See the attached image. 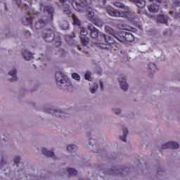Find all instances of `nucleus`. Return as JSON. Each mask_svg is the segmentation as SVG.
<instances>
[{"instance_id":"15","label":"nucleus","mask_w":180,"mask_h":180,"mask_svg":"<svg viewBox=\"0 0 180 180\" xmlns=\"http://www.w3.org/2000/svg\"><path fill=\"white\" fill-rule=\"evenodd\" d=\"M124 41H134V35L130 32H124Z\"/></svg>"},{"instance_id":"54","label":"nucleus","mask_w":180,"mask_h":180,"mask_svg":"<svg viewBox=\"0 0 180 180\" xmlns=\"http://www.w3.org/2000/svg\"><path fill=\"white\" fill-rule=\"evenodd\" d=\"M98 75H102V71L98 72Z\"/></svg>"},{"instance_id":"12","label":"nucleus","mask_w":180,"mask_h":180,"mask_svg":"<svg viewBox=\"0 0 180 180\" xmlns=\"http://www.w3.org/2000/svg\"><path fill=\"white\" fill-rule=\"evenodd\" d=\"M89 144L92 147L91 148V151L94 153H101V150L98 147V145H96V141H95V139H90Z\"/></svg>"},{"instance_id":"38","label":"nucleus","mask_w":180,"mask_h":180,"mask_svg":"<svg viewBox=\"0 0 180 180\" xmlns=\"http://www.w3.org/2000/svg\"><path fill=\"white\" fill-rule=\"evenodd\" d=\"M113 113L115 115H121L122 114V110L120 108H112V109Z\"/></svg>"},{"instance_id":"7","label":"nucleus","mask_w":180,"mask_h":180,"mask_svg":"<svg viewBox=\"0 0 180 180\" xmlns=\"http://www.w3.org/2000/svg\"><path fill=\"white\" fill-rule=\"evenodd\" d=\"M48 113L52 115V116H56V117H60V119H67L68 117V114L64 112L61 110L49 109Z\"/></svg>"},{"instance_id":"16","label":"nucleus","mask_w":180,"mask_h":180,"mask_svg":"<svg viewBox=\"0 0 180 180\" xmlns=\"http://www.w3.org/2000/svg\"><path fill=\"white\" fill-rule=\"evenodd\" d=\"M130 2H133L138 6V8H143L146 6V1L144 0H129Z\"/></svg>"},{"instance_id":"34","label":"nucleus","mask_w":180,"mask_h":180,"mask_svg":"<svg viewBox=\"0 0 180 180\" xmlns=\"http://www.w3.org/2000/svg\"><path fill=\"white\" fill-rule=\"evenodd\" d=\"M98 84L94 83V85L90 87V91L91 92V94H95V92L98 91Z\"/></svg>"},{"instance_id":"56","label":"nucleus","mask_w":180,"mask_h":180,"mask_svg":"<svg viewBox=\"0 0 180 180\" xmlns=\"http://www.w3.org/2000/svg\"><path fill=\"white\" fill-rule=\"evenodd\" d=\"M40 6H43V3H40Z\"/></svg>"},{"instance_id":"25","label":"nucleus","mask_w":180,"mask_h":180,"mask_svg":"<svg viewBox=\"0 0 180 180\" xmlns=\"http://www.w3.org/2000/svg\"><path fill=\"white\" fill-rule=\"evenodd\" d=\"M77 150H78V147H77V146H75L74 144L68 145L67 147V150L69 153H74V152L77 151Z\"/></svg>"},{"instance_id":"27","label":"nucleus","mask_w":180,"mask_h":180,"mask_svg":"<svg viewBox=\"0 0 180 180\" xmlns=\"http://www.w3.org/2000/svg\"><path fill=\"white\" fill-rule=\"evenodd\" d=\"M166 172L165 169L164 168H162V167H160L158 168V172H157V175L158 176H162L164 175H165Z\"/></svg>"},{"instance_id":"9","label":"nucleus","mask_w":180,"mask_h":180,"mask_svg":"<svg viewBox=\"0 0 180 180\" xmlns=\"http://www.w3.org/2000/svg\"><path fill=\"white\" fill-rule=\"evenodd\" d=\"M21 56L25 61H30V60H32V58H34L33 57L32 53L26 49H22L21 51Z\"/></svg>"},{"instance_id":"22","label":"nucleus","mask_w":180,"mask_h":180,"mask_svg":"<svg viewBox=\"0 0 180 180\" xmlns=\"http://www.w3.org/2000/svg\"><path fill=\"white\" fill-rule=\"evenodd\" d=\"M22 23L25 26H29V25H32V20L29 17H23L22 18Z\"/></svg>"},{"instance_id":"24","label":"nucleus","mask_w":180,"mask_h":180,"mask_svg":"<svg viewBox=\"0 0 180 180\" xmlns=\"http://www.w3.org/2000/svg\"><path fill=\"white\" fill-rule=\"evenodd\" d=\"M72 20H73V25L78 26L79 27H81V20L77 17L75 15H72Z\"/></svg>"},{"instance_id":"10","label":"nucleus","mask_w":180,"mask_h":180,"mask_svg":"<svg viewBox=\"0 0 180 180\" xmlns=\"http://www.w3.org/2000/svg\"><path fill=\"white\" fill-rule=\"evenodd\" d=\"M17 72L18 70H16V68H13L8 72V75H9V77H11L8 78L9 82H16V81H18V75H16Z\"/></svg>"},{"instance_id":"28","label":"nucleus","mask_w":180,"mask_h":180,"mask_svg":"<svg viewBox=\"0 0 180 180\" xmlns=\"http://www.w3.org/2000/svg\"><path fill=\"white\" fill-rule=\"evenodd\" d=\"M149 67V72H150L152 74H154L155 72V70H157V66L153 63H150L148 64Z\"/></svg>"},{"instance_id":"19","label":"nucleus","mask_w":180,"mask_h":180,"mask_svg":"<svg viewBox=\"0 0 180 180\" xmlns=\"http://www.w3.org/2000/svg\"><path fill=\"white\" fill-rule=\"evenodd\" d=\"M72 6H73L74 9L77 11V12H81L82 11V7H81V5L78 4V1L73 0L72 1Z\"/></svg>"},{"instance_id":"29","label":"nucleus","mask_w":180,"mask_h":180,"mask_svg":"<svg viewBox=\"0 0 180 180\" xmlns=\"http://www.w3.org/2000/svg\"><path fill=\"white\" fill-rule=\"evenodd\" d=\"M169 148H172V150L179 148V144L176 142H169Z\"/></svg>"},{"instance_id":"57","label":"nucleus","mask_w":180,"mask_h":180,"mask_svg":"<svg viewBox=\"0 0 180 180\" xmlns=\"http://www.w3.org/2000/svg\"><path fill=\"white\" fill-rule=\"evenodd\" d=\"M104 49H107L108 50H109V48H108V47H105Z\"/></svg>"},{"instance_id":"37","label":"nucleus","mask_w":180,"mask_h":180,"mask_svg":"<svg viewBox=\"0 0 180 180\" xmlns=\"http://www.w3.org/2000/svg\"><path fill=\"white\" fill-rule=\"evenodd\" d=\"M72 78H73V79H76V81H79L81 79V77L77 73H72Z\"/></svg>"},{"instance_id":"1","label":"nucleus","mask_w":180,"mask_h":180,"mask_svg":"<svg viewBox=\"0 0 180 180\" xmlns=\"http://www.w3.org/2000/svg\"><path fill=\"white\" fill-rule=\"evenodd\" d=\"M87 29L90 31V37L91 39H96L99 38V41H103L105 46H112V44H115L116 42L113 37H109L105 33L99 31V30L95 27L93 25H89Z\"/></svg>"},{"instance_id":"18","label":"nucleus","mask_w":180,"mask_h":180,"mask_svg":"<svg viewBox=\"0 0 180 180\" xmlns=\"http://www.w3.org/2000/svg\"><path fill=\"white\" fill-rule=\"evenodd\" d=\"M122 131L123 135L120 136V140L124 141V143H126V138L127 137V134H129V129H127V128H123Z\"/></svg>"},{"instance_id":"3","label":"nucleus","mask_w":180,"mask_h":180,"mask_svg":"<svg viewBox=\"0 0 180 180\" xmlns=\"http://www.w3.org/2000/svg\"><path fill=\"white\" fill-rule=\"evenodd\" d=\"M129 171L130 169H129V167L116 166H112L108 169L107 166H104V169H101V172L106 175H119V176L129 175Z\"/></svg>"},{"instance_id":"41","label":"nucleus","mask_w":180,"mask_h":180,"mask_svg":"<svg viewBox=\"0 0 180 180\" xmlns=\"http://www.w3.org/2000/svg\"><path fill=\"white\" fill-rule=\"evenodd\" d=\"M115 6H117V8H124V4L120 3V2H115L114 3Z\"/></svg>"},{"instance_id":"11","label":"nucleus","mask_w":180,"mask_h":180,"mask_svg":"<svg viewBox=\"0 0 180 180\" xmlns=\"http://www.w3.org/2000/svg\"><path fill=\"white\" fill-rule=\"evenodd\" d=\"M107 13L110 16H114V17H120L122 18L123 16V11H120L119 10H107Z\"/></svg>"},{"instance_id":"50","label":"nucleus","mask_w":180,"mask_h":180,"mask_svg":"<svg viewBox=\"0 0 180 180\" xmlns=\"http://www.w3.org/2000/svg\"><path fill=\"white\" fill-rule=\"evenodd\" d=\"M22 6L25 7V9H27V8H29V6L26 4H22Z\"/></svg>"},{"instance_id":"17","label":"nucleus","mask_w":180,"mask_h":180,"mask_svg":"<svg viewBox=\"0 0 180 180\" xmlns=\"http://www.w3.org/2000/svg\"><path fill=\"white\" fill-rule=\"evenodd\" d=\"M148 11L150 12H153V13H155L160 11V6L157 4H152L148 6Z\"/></svg>"},{"instance_id":"55","label":"nucleus","mask_w":180,"mask_h":180,"mask_svg":"<svg viewBox=\"0 0 180 180\" xmlns=\"http://www.w3.org/2000/svg\"><path fill=\"white\" fill-rule=\"evenodd\" d=\"M169 13H170V15H172L174 13V12L170 11Z\"/></svg>"},{"instance_id":"48","label":"nucleus","mask_w":180,"mask_h":180,"mask_svg":"<svg viewBox=\"0 0 180 180\" xmlns=\"http://www.w3.org/2000/svg\"><path fill=\"white\" fill-rule=\"evenodd\" d=\"M59 2H60V4H65V2H67V0H59Z\"/></svg>"},{"instance_id":"49","label":"nucleus","mask_w":180,"mask_h":180,"mask_svg":"<svg viewBox=\"0 0 180 180\" xmlns=\"http://www.w3.org/2000/svg\"><path fill=\"white\" fill-rule=\"evenodd\" d=\"M168 34V30H165L163 32V36H167Z\"/></svg>"},{"instance_id":"30","label":"nucleus","mask_w":180,"mask_h":180,"mask_svg":"<svg viewBox=\"0 0 180 180\" xmlns=\"http://www.w3.org/2000/svg\"><path fill=\"white\" fill-rule=\"evenodd\" d=\"M91 23L95 25V26H98V27H102L103 26L102 21L96 18H94V20L91 21Z\"/></svg>"},{"instance_id":"8","label":"nucleus","mask_w":180,"mask_h":180,"mask_svg":"<svg viewBox=\"0 0 180 180\" xmlns=\"http://www.w3.org/2000/svg\"><path fill=\"white\" fill-rule=\"evenodd\" d=\"M169 19V17L168 15L160 14L156 18V22H158V23H162V25H166L167 26H168Z\"/></svg>"},{"instance_id":"52","label":"nucleus","mask_w":180,"mask_h":180,"mask_svg":"<svg viewBox=\"0 0 180 180\" xmlns=\"http://www.w3.org/2000/svg\"><path fill=\"white\" fill-rule=\"evenodd\" d=\"M103 5H105L106 4V0H101Z\"/></svg>"},{"instance_id":"47","label":"nucleus","mask_w":180,"mask_h":180,"mask_svg":"<svg viewBox=\"0 0 180 180\" xmlns=\"http://www.w3.org/2000/svg\"><path fill=\"white\" fill-rule=\"evenodd\" d=\"M21 3H22V1H20V0H15V4H16L17 6H18V8H20Z\"/></svg>"},{"instance_id":"5","label":"nucleus","mask_w":180,"mask_h":180,"mask_svg":"<svg viewBox=\"0 0 180 180\" xmlns=\"http://www.w3.org/2000/svg\"><path fill=\"white\" fill-rule=\"evenodd\" d=\"M42 37L45 41H47L48 43H51V41H54L55 40V45L56 47H60V46H61V39H55L56 35H54V32L52 31L51 29L46 30L42 34Z\"/></svg>"},{"instance_id":"33","label":"nucleus","mask_w":180,"mask_h":180,"mask_svg":"<svg viewBox=\"0 0 180 180\" xmlns=\"http://www.w3.org/2000/svg\"><path fill=\"white\" fill-rule=\"evenodd\" d=\"M79 32L80 34L83 37L86 36V34H88V31L85 27H79Z\"/></svg>"},{"instance_id":"13","label":"nucleus","mask_w":180,"mask_h":180,"mask_svg":"<svg viewBox=\"0 0 180 180\" xmlns=\"http://www.w3.org/2000/svg\"><path fill=\"white\" fill-rule=\"evenodd\" d=\"M86 16L87 19H89L90 22L95 20V13L94 12V9H92V8L89 7L87 8Z\"/></svg>"},{"instance_id":"42","label":"nucleus","mask_w":180,"mask_h":180,"mask_svg":"<svg viewBox=\"0 0 180 180\" xmlns=\"http://www.w3.org/2000/svg\"><path fill=\"white\" fill-rule=\"evenodd\" d=\"M89 78H91V72H86L84 74V79H86L87 81H89Z\"/></svg>"},{"instance_id":"53","label":"nucleus","mask_w":180,"mask_h":180,"mask_svg":"<svg viewBox=\"0 0 180 180\" xmlns=\"http://www.w3.org/2000/svg\"><path fill=\"white\" fill-rule=\"evenodd\" d=\"M82 4H85L88 0H80Z\"/></svg>"},{"instance_id":"4","label":"nucleus","mask_w":180,"mask_h":180,"mask_svg":"<svg viewBox=\"0 0 180 180\" xmlns=\"http://www.w3.org/2000/svg\"><path fill=\"white\" fill-rule=\"evenodd\" d=\"M55 78L58 88L61 89H72V83L70 81V79L61 72H56L55 74Z\"/></svg>"},{"instance_id":"35","label":"nucleus","mask_w":180,"mask_h":180,"mask_svg":"<svg viewBox=\"0 0 180 180\" xmlns=\"http://www.w3.org/2000/svg\"><path fill=\"white\" fill-rule=\"evenodd\" d=\"M56 54H58V56L60 57H65V55L67 54V53L65 52V51L63 49H60L58 51V53Z\"/></svg>"},{"instance_id":"39","label":"nucleus","mask_w":180,"mask_h":180,"mask_svg":"<svg viewBox=\"0 0 180 180\" xmlns=\"http://www.w3.org/2000/svg\"><path fill=\"white\" fill-rule=\"evenodd\" d=\"M13 162H14V164H16V165L18 167V164H19V162H20V156H15L13 158Z\"/></svg>"},{"instance_id":"6","label":"nucleus","mask_w":180,"mask_h":180,"mask_svg":"<svg viewBox=\"0 0 180 180\" xmlns=\"http://www.w3.org/2000/svg\"><path fill=\"white\" fill-rule=\"evenodd\" d=\"M120 86L124 92H127L129 90V84L127 83V78L124 75H121L117 78Z\"/></svg>"},{"instance_id":"31","label":"nucleus","mask_w":180,"mask_h":180,"mask_svg":"<svg viewBox=\"0 0 180 180\" xmlns=\"http://www.w3.org/2000/svg\"><path fill=\"white\" fill-rule=\"evenodd\" d=\"M60 26L63 30H67V29L69 27L68 22L63 20L60 22Z\"/></svg>"},{"instance_id":"46","label":"nucleus","mask_w":180,"mask_h":180,"mask_svg":"<svg viewBox=\"0 0 180 180\" xmlns=\"http://www.w3.org/2000/svg\"><path fill=\"white\" fill-rule=\"evenodd\" d=\"M99 82H100L101 89V91H103V82L102 81V79H100Z\"/></svg>"},{"instance_id":"21","label":"nucleus","mask_w":180,"mask_h":180,"mask_svg":"<svg viewBox=\"0 0 180 180\" xmlns=\"http://www.w3.org/2000/svg\"><path fill=\"white\" fill-rule=\"evenodd\" d=\"M124 32H122L120 34H115V35H114L115 39H116L117 40H118V41H120V43H123V41H124Z\"/></svg>"},{"instance_id":"43","label":"nucleus","mask_w":180,"mask_h":180,"mask_svg":"<svg viewBox=\"0 0 180 180\" xmlns=\"http://www.w3.org/2000/svg\"><path fill=\"white\" fill-rule=\"evenodd\" d=\"M161 148L162 150H167V148H169V142H167L165 144H162Z\"/></svg>"},{"instance_id":"26","label":"nucleus","mask_w":180,"mask_h":180,"mask_svg":"<svg viewBox=\"0 0 180 180\" xmlns=\"http://www.w3.org/2000/svg\"><path fill=\"white\" fill-rule=\"evenodd\" d=\"M82 44L83 46H88L89 44V37L84 36V37H81L80 38Z\"/></svg>"},{"instance_id":"20","label":"nucleus","mask_w":180,"mask_h":180,"mask_svg":"<svg viewBox=\"0 0 180 180\" xmlns=\"http://www.w3.org/2000/svg\"><path fill=\"white\" fill-rule=\"evenodd\" d=\"M8 164V156L4 155L1 158L0 168H4Z\"/></svg>"},{"instance_id":"45","label":"nucleus","mask_w":180,"mask_h":180,"mask_svg":"<svg viewBox=\"0 0 180 180\" xmlns=\"http://www.w3.org/2000/svg\"><path fill=\"white\" fill-rule=\"evenodd\" d=\"M25 37H27V38L30 37V36H31L30 31L25 30Z\"/></svg>"},{"instance_id":"36","label":"nucleus","mask_w":180,"mask_h":180,"mask_svg":"<svg viewBox=\"0 0 180 180\" xmlns=\"http://www.w3.org/2000/svg\"><path fill=\"white\" fill-rule=\"evenodd\" d=\"M131 16V13L129 11L123 12V15H121V18H127V19H130V17Z\"/></svg>"},{"instance_id":"51","label":"nucleus","mask_w":180,"mask_h":180,"mask_svg":"<svg viewBox=\"0 0 180 180\" xmlns=\"http://www.w3.org/2000/svg\"><path fill=\"white\" fill-rule=\"evenodd\" d=\"M149 1H150V2H153V1H155L156 2L161 3L162 0H149Z\"/></svg>"},{"instance_id":"23","label":"nucleus","mask_w":180,"mask_h":180,"mask_svg":"<svg viewBox=\"0 0 180 180\" xmlns=\"http://www.w3.org/2000/svg\"><path fill=\"white\" fill-rule=\"evenodd\" d=\"M67 171L70 176H75L76 175H78V171L74 168H68Z\"/></svg>"},{"instance_id":"40","label":"nucleus","mask_w":180,"mask_h":180,"mask_svg":"<svg viewBox=\"0 0 180 180\" xmlns=\"http://www.w3.org/2000/svg\"><path fill=\"white\" fill-rule=\"evenodd\" d=\"M63 13H65V15H71V10L65 7L63 8Z\"/></svg>"},{"instance_id":"32","label":"nucleus","mask_w":180,"mask_h":180,"mask_svg":"<svg viewBox=\"0 0 180 180\" xmlns=\"http://www.w3.org/2000/svg\"><path fill=\"white\" fill-rule=\"evenodd\" d=\"M105 30L106 32H108V33H110V34H111L112 36L116 35V32H115V30H113V28H112L111 27H105Z\"/></svg>"},{"instance_id":"44","label":"nucleus","mask_w":180,"mask_h":180,"mask_svg":"<svg viewBox=\"0 0 180 180\" xmlns=\"http://www.w3.org/2000/svg\"><path fill=\"white\" fill-rule=\"evenodd\" d=\"M46 59V56L41 53L39 57L37 58V60H40L41 61H44Z\"/></svg>"},{"instance_id":"58","label":"nucleus","mask_w":180,"mask_h":180,"mask_svg":"<svg viewBox=\"0 0 180 180\" xmlns=\"http://www.w3.org/2000/svg\"><path fill=\"white\" fill-rule=\"evenodd\" d=\"M103 153H105V150H103Z\"/></svg>"},{"instance_id":"2","label":"nucleus","mask_w":180,"mask_h":180,"mask_svg":"<svg viewBox=\"0 0 180 180\" xmlns=\"http://www.w3.org/2000/svg\"><path fill=\"white\" fill-rule=\"evenodd\" d=\"M44 12L48 13L49 18L46 20L44 18L39 20V22L35 23L36 29H40L41 27H44L46 25L51 23L54 20V8L51 6H44Z\"/></svg>"},{"instance_id":"14","label":"nucleus","mask_w":180,"mask_h":180,"mask_svg":"<svg viewBox=\"0 0 180 180\" xmlns=\"http://www.w3.org/2000/svg\"><path fill=\"white\" fill-rule=\"evenodd\" d=\"M41 151L42 154L44 155H46V157H51V158H53V160H57V157H56V155L54 154V153H53V151L48 150L46 148H42Z\"/></svg>"}]
</instances>
